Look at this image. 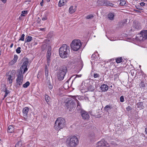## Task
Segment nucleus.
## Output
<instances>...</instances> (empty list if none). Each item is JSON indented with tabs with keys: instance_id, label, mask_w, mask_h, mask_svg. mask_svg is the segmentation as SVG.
Segmentation results:
<instances>
[{
	"instance_id": "nucleus-1",
	"label": "nucleus",
	"mask_w": 147,
	"mask_h": 147,
	"mask_svg": "<svg viewBox=\"0 0 147 147\" xmlns=\"http://www.w3.org/2000/svg\"><path fill=\"white\" fill-rule=\"evenodd\" d=\"M69 51V46L66 44H63L59 49V55L62 58H65L68 56Z\"/></svg>"
},
{
	"instance_id": "nucleus-2",
	"label": "nucleus",
	"mask_w": 147,
	"mask_h": 147,
	"mask_svg": "<svg viewBox=\"0 0 147 147\" xmlns=\"http://www.w3.org/2000/svg\"><path fill=\"white\" fill-rule=\"evenodd\" d=\"M79 143L77 137L75 136H69L66 140V143L68 146L71 147L76 146Z\"/></svg>"
},
{
	"instance_id": "nucleus-3",
	"label": "nucleus",
	"mask_w": 147,
	"mask_h": 147,
	"mask_svg": "<svg viewBox=\"0 0 147 147\" xmlns=\"http://www.w3.org/2000/svg\"><path fill=\"white\" fill-rule=\"evenodd\" d=\"M65 126V120L62 117L58 118L55 121L54 127L57 130L62 129Z\"/></svg>"
},
{
	"instance_id": "nucleus-4",
	"label": "nucleus",
	"mask_w": 147,
	"mask_h": 147,
	"mask_svg": "<svg viewBox=\"0 0 147 147\" xmlns=\"http://www.w3.org/2000/svg\"><path fill=\"white\" fill-rule=\"evenodd\" d=\"M67 71V69L66 66H63L61 67L57 74L58 79L59 80H63Z\"/></svg>"
},
{
	"instance_id": "nucleus-5",
	"label": "nucleus",
	"mask_w": 147,
	"mask_h": 147,
	"mask_svg": "<svg viewBox=\"0 0 147 147\" xmlns=\"http://www.w3.org/2000/svg\"><path fill=\"white\" fill-rule=\"evenodd\" d=\"M81 46V43L79 40H74L71 44V49L74 51H78Z\"/></svg>"
},
{
	"instance_id": "nucleus-6",
	"label": "nucleus",
	"mask_w": 147,
	"mask_h": 147,
	"mask_svg": "<svg viewBox=\"0 0 147 147\" xmlns=\"http://www.w3.org/2000/svg\"><path fill=\"white\" fill-rule=\"evenodd\" d=\"M23 76L22 74V71H20L19 72V74L17 75L16 79V87H20L23 84Z\"/></svg>"
},
{
	"instance_id": "nucleus-7",
	"label": "nucleus",
	"mask_w": 147,
	"mask_h": 147,
	"mask_svg": "<svg viewBox=\"0 0 147 147\" xmlns=\"http://www.w3.org/2000/svg\"><path fill=\"white\" fill-rule=\"evenodd\" d=\"M16 73V71L13 70L9 72L8 73L7 76V81L10 84H11L13 80L15 78Z\"/></svg>"
},
{
	"instance_id": "nucleus-8",
	"label": "nucleus",
	"mask_w": 147,
	"mask_h": 147,
	"mask_svg": "<svg viewBox=\"0 0 147 147\" xmlns=\"http://www.w3.org/2000/svg\"><path fill=\"white\" fill-rule=\"evenodd\" d=\"M138 40H141L147 39V30L142 31L136 36Z\"/></svg>"
},
{
	"instance_id": "nucleus-9",
	"label": "nucleus",
	"mask_w": 147,
	"mask_h": 147,
	"mask_svg": "<svg viewBox=\"0 0 147 147\" xmlns=\"http://www.w3.org/2000/svg\"><path fill=\"white\" fill-rule=\"evenodd\" d=\"M109 144L104 139H102L100 141L97 142L96 147H109Z\"/></svg>"
},
{
	"instance_id": "nucleus-10",
	"label": "nucleus",
	"mask_w": 147,
	"mask_h": 147,
	"mask_svg": "<svg viewBox=\"0 0 147 147\" xmlns=\"http://www.w3.org/2000/svg\"><path fill=\"white\" fill-rule=\"evenodd\" d=\"M28 63V61L27 59H26L23 63V65L21 67V69L22 70H24V73L25 72L28 70L27 66Z\"/></svg>"
},
{
	"instance_id": "nucleus-11",
	"label": "nucleus",
	"mask_w": 147,
	"mask_h": 147,
	"mask_svg": "<svg viewBox=\"0 0 147 147\" xmlns=\"http://www.w3.org/2000/svg\"><path fill=\"white\" fill-rule=\"evenodd\" d=\"M68 101V102H66L65 105L67 107V108H70V109L69 110H70L73 107L74 102H72V100L71 99H69Z\"/></svg>"
},
{
	"instance_id": "nucleus-12",
	"label": "nucleus",
	"mask_w": 147,
	"mask_h": 147,
	"mask_svg": "<svg viewBox=\"0 0 147 147\" xmlns=\"http://www.w3.org/2000/svg\"><path fill=\"white\" fill-rule=\"evenodd\" d=\"M81 115L83 119H88L90 116L88 113L84 110H82L81 112Z\"/></svg>"
},
{
	"instance_id": "nucleus-13",
	"label": "nucleus",
	"mask_w": 147,
	"mask_h": 147,
	"mask_svg": "<svg viewBox=\"0 0 147 147\" xmlns=\"http://www.w3.org/2000/svg\"><path fill=\"white\" fill-rule=\"evenodd\" d=\"M100 5H104V6H110L111 7H113L114 5V4L112 3H111L109 1H106L104 2L103 3H102L101 4H100L98 3Z\"/></svg>"
},
{
	"instance_id": "nucleus-14",
	"label": "nucleus",
	"mask_w": 147,
	"mask_h": 147,
	"mask_svg": "<svg viewBox=\"0 0 147 147\" xmlns=\"http://www.w3.org/2000/svg\"><path fill=\"white\" fill-rule=\"evenodd\" d=\"M29 111V108L28 107H25L23 109L22 112L23 116L25 117H27L28 115V113Z\"/></svg>"
},
{
	"instance_id": "nucleus-15",
	"label": "nucleus",
	"mask_w": 147,
	"mask_h": 147,
	"mask_svg": "<svg viewBox=\"0 0 147 147\" xmlns=\"http://www.w3.org/2000/svg\"><path fill=\"white\" fill-rule=\"evenodd\" d=\"M108 86L106 84H102L100 87V88L102 92L107 91L108 90Z\"/></svg>"
},
{
	"instance_id": "nucleus-16",
	"label": "nucleus",
	"mask_w": 147,
	"mask_h": 147,
	"mask_svg": "<svg viewBox=\"0 0 147 147\" xmlns=\"http://www.w3.org/2000/svg\"><path fill=\"white\" fill-rule=\"evenodd\" d=\"M67 0H60L58 3V6L61 7L64 5L67 2Z\"/></svg>"
},
{
	"instance_id": "nucleus-17",
	"label": "nucleus",
	"mask_w": 147,
	"mask_h": 147,
	"mask_svg": "<svg viewBox=\"0 0 147 147\" xmlns=\"http://www.w3.org/2000/svg\"><path fill=\"white\" fill-rule=\"evenodd\" d=\"M14 127L12 125H9L8 127L7 131L10 133H12L14 132Z\"/></svg>"
},
{
	"instance_id": "nucleus-18",
	"label": "nucleus",
	"mask_w": 147,
	"mask_h": 147,
	"mask_svg": "<svg viewBox=\"0 0 147 147\" xmlns=\"http://www.w3.org/2000/svg\"><path fill=\"white\" fill-rule=\"evenodd\" d=\"M80 90L82 93H84L88 91V89L85 86H82L80 87Z\"/></svg>"
},
{
	"instance_id": "nucleus-19",
	"label": "nucleus",
	"mask_w": 147,
	"mask_h": 147,
	"mask_svg": "<svg viewBox=\"0 0 147 147\" xmlns=\"http://www.w3.org/2000/svg\"><path fill=\"white\" fill-rule=\"evenodd\" d=\"M32 39V36H28L26 38L24 42L26 43L31 41Z\"/></svg>"
},
{
	"instance_id": "nucleus-20",
	"label": "nucleus",
	"mask_w": 147,
	"mask_h": 147,
	"mask_svg": "<svg viewBox=\"0 0 147 147\" xmlns=\"http://www.w3.org/2000/svg\"><path fill=\"white\" fill-rule=\"evenodd\" d=\"M137 107L140 109H143L144 107L143 105V103L142 102H140L137 103Z\"/></svg>"
},
{
	"instance_id": "nucleus-21",
	"label": "nucleus",
	"mask_w": 147,
	"mask_h": 147,
	"mask_svg": "<svg viewBox=\"0 0 147 147\" xmlns=\"http://www.w3.org/2000/svg\"><path fill=\"white\" fill-rule=\"evenodd\" d=\"M108 18L111 20H113L114 19V14L113 13H110L108 14Z\"/></svg>"
},
{
	"instance_id": "nucleus-22",
	"label": "nucleus",
	"mask_w": 147,
	"mask_h": 147,
	"mask_svg": "<svg viewBox=\"0 0 147 147\" xmlns=\"http://www.w3.org/2000/svg\"><path fill=\"white\" fill-rule=\"evenodd\" d=\"M113 107L110 105H107L106 106L105 108V110L107 112H108Z\"/></svg>"
},
{
	"instance_id": "nucleus-23",
	"label": "nucleus",
	"mask_w": 147,
	"mask_h": 147,
	"mask_svg": "<svg viewBox=\"0 0 147 147\" xmlns=\"http://www.w3.org/2000/svg\"><path fill=\"white\" fill-rule=\"evenodd\" d=\"M123 59L121 57H118L115 58L116 62L117 63H120L122 61Z\"/></svg>"
},
{
	"instance_id": "nucleus-24",
	"label": "nucleus",
	"mask_w": 147,
	"mask_h": 147,
	"mask_svg": "<svg viewBox=\"0 0 147 147\" xmlns=\"http://www.w3.org/2000/svg\"><path fill=\"white\" fill-rule=\"evenodd\" d=\"M69 11L70 13H73L75 12V10L73 9V6H71L69 8Z\"/></svg>"
},
{
	"instance_id": "nucleus-25",
	"label": "nucleus",
	"mask_w": 147,
	"mask_h": 147,
	"mask_svg": "<svg viewBox=\"0 0 147 147\" xmlns=\"http://www.w3.org/2000/svg\"><path fill=\"white\" fill-rule=\"evenodd\" d=\"M22 143L21 141H19L16 144L15 147H22Z\"/></svg>"
},
{
	"instance_id": "nucleus-26",
	"label": "nucleus",
	"mask_w": 147,
	"mask_h": 147,
	"mask_svg": "<svg viewBox=\"0 0 147 147\" xmlns=\"http://www.w3.org/2000/svg\"><path fill=\"white\" fill-rule=\"evenodd\" d=\"M74 100V101H75L77 103V107H78V106L80 107V104L79 103V101L77 100V98H76L75 96H73L72 98Z\"/></svg>"
},
{
	"instance_id": "nucleus-27",
	"label": "nucleus",
	"mask_w": 147,
	"mask_h": 147,
	"mask_svg": "<svg viewBox=\"0 0 147 147\" xmlns=\"http://www.w3.org/2000/svg\"><path fill=\"white\" fill-rule=\"evenodd\" d=\"M30 83L28 81L27 82L23 84V87L24 88H26L29 86Z\"/></svg>"
},
{
	"instance_id": "nucleus-28",
	"label": "nucleus",
	"mask_w": 147,
	"mask_h": 147,
	"mask_svg": "<svg viewBox=\"0 0 147 147\" xmlns=\"http://www.w3.org/2000/svg\"><path fill=\"white\" fill-rule=\"evenodd\" d=\"M25 35L24 34H22L19 39V41H24V37Z\"/></svg>"
},
{
	"instance_id": "nucleus-29",
	"label": "nucleus",
	"mask_w": 147,
	"mask_h": 147,
	"mask_svg": "<svg viewBox=\"0 0 147 147\" xmlns=\"http://www.w3.org/2000/svg\"><path fill=\"white\" fill-rule=\"evenodd\" d=\"M94 17V16L92 14H91L89 15L86 17V18L87 19H91Z\"/></svg>"
},
{
	"instance_id": "nucleus-30",
	"label": "nucleus",
	"mask_w": 147,
	"mask_h": 147,
	"mask_svg": "<svg viewBox=\"0 0 147 147\" xmlns=\"http://www.w3.org/2000/svg\"><path fill=\"white\" fill-rule=\"evenodd\" d=\"M126 4V1L125 0H121L120 5L123 6Z\"/></svg>"
},
{
	"instance_id": "nucleus-31",
	"label": "nucleus",
	"mask_w": 147,
	"mask_h": 147,
	"mask_svg": "<svg viewBox=\"0 0 147 147\" xmlns=\"http://www.w3.org/2000/svg\"><path fill=\"white\" fill-rule=\"evenodd\" d=\"M51 55V50H49H49L47 52V58H50Z\"/></svg>"
},
{
	"instance_id": "nucleus-32",
	"label": "nucleus",
	"mask_w": 147,
	"mask_h": 147,
	"mask_svg": "<svg viewBox=\"0 0 147 147\" xmlns=\"http://www.w3.org/2000/svg\"><path fill=\"white\" fill-rule=\"evenodd\" d=\"M28 13V11H23L22 12L21 15L23 16H25Z\"/></svg>"
},
{
	"instance_id": "nucleus-33",
	"label": "nucleus",
	"mask_w": 147,
	"mask_h": 147,
	"mask_svg": "<svg viewBox=\"0 0 147 147\" xmlns=\"http://www.w3.org/2000/svg\"><path fill=\"white\" fill-rule=\"evenodd\" d=\"M45 99L47 102H49L50 101V98L49 96L47 95H45Z\"/></svg>"
},
{
	"instance_id": "nucleus-34",
	"label": "nucleus",
	"mask_w": 147,
	"mask_h": 147,
	"mask_svg": "<svg viewBox=\"0 0 147 147\" xmlns=\"http://www.w3.org/2000/svg\"><path fill=\"white\" fill-rule=\"evenodd\" d=\"M139 24L138 23H137L136 24H135V25H134L133 27L135 29H138L140 28V27L139 26Z\"/></svg>"
},
{
	"instance_id": "nucleus-35",
	"label": "nucleus",
	"mask_w": 147,
	"mask_h": 147,
	"mask_svg": "<svg viewBox=\"0 0 147 147\" xmlns=\"http://www.w3.org/2000/svg\"><path fill=\"white\" fill-rule=\"evenodd\" d=\"M94 90V87L92 86H90L88 89V90L90 91H92Z\"/></svg>"
},
{
	"instance_id": "nucleus-36",
	"label": "nucleus",
	"mask_w": 147,
	"mask_h": 147,
	"mask_svg": "<svg viewBox=\"0 0 147 147\" xmlns=\"http://www.w3.org/2000/svg\"><path fill=\"white\" fill-rule=\"evenodd\" d=\"M21 48L20 47H18L16 50V52L18 54H19L21 53Z\"/></svg>"
},
{
	"instance_id": "nucleus-37",
	"label": "nucleus",
	"mask_w": 147,
	"mask_h": 147,
	"mask_svg": "<svg viewBox=\"0 0 147 147\" xmlns=\"http://www.w3.org/2000/svg\"><path fill=\"white\" fill-rule=\"evenodd\" d=\"M5 93L4 95V98L2 99L3 100L4 98L7 96L8 94L9 93V91L8 90H5Z\"/></svg>"
},
{
	"instance_id": "nucleus-38",
	"label": "nucleus",
	"mask_w": 147,
	"mask_h": 147,
	"mask_svg": "<svg viewBox=\"0 0 147 147\" xmlns=\"http://www.w3.org/2000/svg\"><path fill=\"white\" fill-rule=\"evenodd\" d=\"M139 86L140 87H144L145 86V84L144 82H141L139 84Z\"/></svg>"
},
{
	"instance_id": "nucleus-39",
	"label": "nucleus",
	"mask_w": 147,
	"mask_h": 147,
	"mask_svg": "<svg viewBox=\"0 0 147 147\" xmlns=\"http://www.w3.org/2000/svg\"><path fill=\"white\" fill-rule=\"evenodd\" d=\"M16 62V61L13 59L9 62V64L10 65H12Z\"/></svg>"
},
{
	"instance_id": "nucleus-40",
	"label": "nucleus",
	"mask_w": 147,
	"mask_h": 147,
	"mask_svg": "<svg viewBox=\"0 0 147 147\" xmlns=\"http://www.w3.org/2000/svg\"><path fill=\"white\" fill-rule=\"evenodd\" d=\"M18 56L16 55H14V57L13 59V60L15 61H16V62L17 60L18 59Z\"/></svg>"
},
{
	"instance_id": "nucleus-41",
	"label": "nucleus",
	"mask_w": 147,
	"mask_h": 147,
	"mask_svg": "<svg viewBox=\"0 0 147 147\" xmlns=\"http://www.w3.org/2000/svg\"><path fill=\"white\" fill-rule=\"evenodd\" d=\"M120 101L121 102H123L124 101V98L123 96H122L120 97Z\"/></svg>"
},
{
	"instance_id": "nucleus-42",
	"label": "nucleus",
	"mask_w": 147,
	"mask_h": 147,
	"mask_svg": "<svg viewBox=\"0 0 147 147\" xmlns=\"http://www.w3.org/2000/svg\"><path fill=\"white\" fill-rule=\"evenodd\" d=\"M104 3V2L102 0L98 1L97 2V4L99 6H100V5H99L98 3L100 4L101 3Z\"/></svg>"
},
{
	"instance_id": "nucleus-43",
	"label": "nucleus",
	"mask_w": 147,
	"mask_h": 147,
	"mask_svg": "<svg viewBox=\"0 0 147 147\" xmlns=\"http://www.w3.org/2000/svg\"><path fill=\"white\" fill-rule=\"evenodd\" d=\"M49 73L48 69L45 70V74L46 76H47Z\"/></svg>"
},
{
	"instance_id": "nucleus-44",
	"label": "nucleus",
	"mask_w": 147,
	"mask_h": 147,
	"mask_svg": "<svg viewBox=\"0 0 147 147\" xmlns=\"http://www.w3.org/2000/svg\"><path fill=\"white\" fill-rule=\"evenodd\" d=\"M50 58H47V62L48 65H49L50 61Z\"/></svg>"
},
{
	"instance_id": "nucleus-45",
	"label": "nucleus",
	"mask_w": 147,
	"mask_h": 147,
	"mask_svg": "<svg viewBox=\"0 0 147 147\" xmlns=\"http://www.w3.org/2000/svg\"><path fill=\"white\" fill-rule=\"evenodd\" d=\"M99 76V75L97 74H95L94 75V78H97Z\"/></svg>"
},
{
	"instance_id": "nucleus-46",
	"label": "nucleus",
	"mask_w": 147,
	"mask_h": 147,
	"mask_svg": "<svg viewBox=\"0 0 147 147\" xmlns=\"http://www.w3.org/2000/svg\"><path fill=\"white\" fill-rule=\"evenodd\" d=\"M47 19V17L46 16H45L44 17H43L42 18V20L43 21H45Z\"/></svg>"
},
{
	"instance_id": "nucleus-47",
	"label": "nucleus",
	"mask_w": 147,
	"mask_h": 147,
	"mask_svg": "<svg viewBox=\"0 0 147 147\" xmlns=\"http://www.w3.org/2000/svg\"><path fill=\"white\" fill-rule=\"evenodd\" d=\"M140 5L142 6H144L145 5V3L144 2H142L140 3Z\"/></svg>"
},
{
	"instance_id": "nucleus-48",
	"label": "nucleus",
	"mask_w": 147,
	"mask_h": 147,
	"mask_svg": "<svg viewBox=\"0 0 147 147\" xmlns=\"http://www.w3.org/2000/svg\"><path fill=\"white\" fill-rule=\"evenodd\" d=\"M44 0H42L41 2L40 3V4L41 6H43L44 5Z\"/></svg>"
},
{
	"instance_id": "nucleus-49",
	"label": "nucleus",
	"mask_w": 147,
	"mask_h": 147,
	"mask_svg": "<svg viewBox=\"0 0 147 147\" xmlns=\"http://www.w3.org/2000/svg\"><path fill=\"white\" fill-rule=\"evenodd\" d=\"M82 76V75H76V77L74 79L76 78V77H80Z\"/></svg>"
},
{
	"instance_id": "nucleus-50",
	"label": "nucleus",
	"mask_w": 147,
	"mask_h": 147,
	"mask_svg": "<svg viewBox=\"0 0 147 147\" xmlns=\"http://www.w3.org/2000/svg\"><path fill=\"white\" fill-rule=\"evenodd\" d=\"M131 107L128 106V107L127 108V111H129V110H131Z\"/></svg>"
},
{
	"instance_id": "nucleus-51",
	"label": "nucleus",
	"mask_w": 147,
	"mask_h": 147,
	"mask_svg": "<svg viewBox=\"0 0 147 147\" xmlns=\"http://www.w3.org/2000/svg\"><path fill=\"white\" fill-rule=\"evenodd\" d=\"M134 11L138 13H140L141 11H140L137 10H135Z\"/></svg>"
},
{
	"instance_id": "nucleus-52",
	"label": "nucleus",
	"mask_w": 147,
	"mask_h": 147,
	"mask_svg": "<svg viewBox=\"0 0 147 147\" xmlns=\"http://www.w3.org/2000/svg\"><path fill=\"white\" fill-rule=\"evenodd\" d=\"M48 69L47 66L46 65L45 66V70Z\"/></svg>"
},
{
	"instance_id": "nucleus-53",
	"label": "nucleus",
	"mask_w": 147,
	"mask_h": 147,
	"mask_svg": "<svg viewBox=\"0 0 147 147\" xmlns=\"http://www.w3.org/2000/svg\"><path fill=\"white\" fill-rule=\"evenodd\" d=\"M13 43H12V44H11V45L10 46V48H12V47H13Z\"/></svg>"
},
{
	"instance_id": "nucleus-54",
	"label": "nucleus",
	"mask_w": 147,
	"mask_h": 147,
	"mask_svg": "<svg viewBox=\"0 0 147 147\" xmlns=\"http://www.w3.org/2000/svg\"><path fill=\"white\" fill-rule=\"evenodd\" d=\"M145 132L146 134H147V127L145 129Z\"/></svg>"
},
{
	"instance_id": "nucleus-55",
	"label": "nucleus",
	"mask_w": 147,
	"mask_h": 147,
	"mask_svg": "<svg viewBox=\"0 0 147 147\" xmlns=\"http://www.w3.org/2000/svg\"><path fill=\"white\" fill-rule=\"evenodd\" d=\"M48 2H49L50 1V0H46Z\"/></svg>"
},
{
	"instance_id": "nucleus-56",
	"label": "nucleus",
	"mask_w": 147,
	"mask_h": 147,
	"mask_svg": "<svg viewBox=\"0 0 147 147\" xmlns=\"http://www.w3.org/2000/svg\"><path fill=\"white\" fill-rule=\"evenodd\" d=\"M49 88H50L51 89L52 88V87H51V86Z\"/></svg>"
},
{
	"instance_id": "nucleus-57",
	"label": "nucleus",
	"mask_w": 147,
	"mask_h": 147,
	"mask_svg": "<svg viewBox=\"0 0 147 147\" xmlns=\"http://www.w3.org/2000/svg\"><path fill=\"white\" fill-rule=\"evenodd\" d=\"M94 134H93V136H92V137H94Z\"/></svg>"
},
{
	"instance_id": "nucleus-58",
	"label": "nucleus",
	"mask_w": 147,
	"mask_h": 147,
	"mask_svg": "<svg viewBox=\"0 0 147 147\" xmlns=\"http://www.w3.org/2000/svg\"><path fill=\"white\" fill-rule=\"evenodd\" d=\"M1 51H0V55H1Z\"/></svg>"
}]
</instances>
